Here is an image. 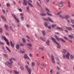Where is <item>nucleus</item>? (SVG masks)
Segmentation results:
<instances>
[{
  "mask_svg": "<svg viewBox=\"0 0 74 74\" xmlns=\"http://www.w3.org/2000/svg\"><path fill=\"white\" fill-rule=\"evenodd\" d=\"M66 29L67 30H68L71 31L72 30V28L71 27H66Z\"/></svg>",
  "mask_w": 74,
  "mask_h": 74,
  "instance_id": "obj_18",
  "label": "nucleus"
},
{
  "mask_svg": "<svg viewBox=\"0 0 74 74\" xmlns=\"http://www.w3.org/2000/svg\"><path fill=\"white\" fill-rule=\"evenodd\" d=\"M16 48L17 49H19V45L17 44L16 45Z\"/></svg>",
  "mask_w": 74,
  "mask_h": 74,
  "instance_id": "obj_24",
  "label": "nucleus"
},
{
  "mask_svg": "<svg viewBox=\"0 0 74 74\" xmlns=\"http://www.w3.org/2000/svg\"><path fill=\"white\" fill-rule=\"evenodd\" d=\"M27 46L29 47H32V44L31 43H27Z\"/></svg>",
  "mask_w": 74,
  "mask_h": 74,
  "instance_id": "obj_19",
  "label": "nucleus"
},
{
  "mask_svg": "<svg viewBox=\"0 0 74 74\" xmlns=\"http://www.w3.org/2000/svg\"><path fill=\"white\" fill-rule=\"evenodd\" d=\"M62 12L60 11L57 14V15H59V14H61Z\"/></svg>",
  "mask_w": 74,
  "mask_h": 74,
  "instance_id": "obj_44",
  "label": "nucleus"
},
{
  "mask_svg": "<svg viewBox=\"0 0 74 74\" xmlns=\"http://www.w3.org/2000/svg\"><path fill=\"white\" fill-rule=\"evenodd\" d=\"M15 20H16L18 23H19V20H18V18H15Z\"/></svg>",
  "mask_w": 74,
  "mask_h": 74,
  "instance_id": "obj_56",
  "label": "nucleus"
},
{
  "mask_svg": "<svg viewBox=\"0 0 74 74\" xmlns=\"http://www.w3.org/2000/svg\"><path fill=\"white\" fill-rule=\"evenodd\" d=\"M23 58L25 59H27L28 60H30V58L29 57V56H28L26 54H25L24 55Z\"/></svg>",
  "mask_w": 74,
  "mask_h": 74,
  "instance_id": "obj_5",
  "label": "nucleus"
},
{
  "mask_svg": "<svg viewBox=\"0 0 74 74\" xmlns=\"http://www.w3.org/2000/svg\"><path fill=\"white\" fill-rule=\"evenodd\" d=\"M49 1V0H46V3H48V2Z\"/></svg>",
  "mask_w": 74,
  "mask_h": 74,
  "instance_id": "obj_58",
  "label": "nucleus"
},
{
  "mask_svg": "<svg viewBox=\"0 0 74 74\" xmlns=\"http://www.w3.org/2000/svg\"><path fill=\"white\" fill-rule=\"evenodd\" d=\"M20 46H21V47H23V46H24V45H25L23 43H20Z\"/></svg>",
  "mask_w": 74,
  "mask_h": 74,
  "instance_id": "obj_37",
  "label": "nucleus"
},
{
  "mask_svg": "<svg viewBox=\"0 0 74 74\" xmlns=\"http://www.w3.org/2000/svg\"><path fill=\"white\" fill-rule=\"evenodd\" d=\"M28 4L30 7H33V5H32V4L29 2H28Z\"/></svg>",
  "mask_w": 74,
  "mask_h": 74,
  "instance_id": "obj_29",
  "label": "nucleus"
},
{
  "mask_svg": "<svg viewBox=\"0 0 74 74\" xmlns=\"http://www.w3.org/2000/svg\"><path fill=\"white\" fill-rule=\"evenodd\" d=\"M51 42H50V41L48 39L47 40V41L46 42V44L47 45H50V44H49V43Z\"/></svg>",
  "mask_w": 74,
  "mask_h": 74,
  "instance_id": "obj_8",
  "label": "nucleus"
},
{
  "mask_svg": "<svg viewBox=\"0 0 74 74\" xmlns=\"http://www.w3.org/2000/svg\"><path fill=\"white\" fill-rule=\"evenodd\" d=\"M70 58L71 60H73V58H74V56H73L72 55H70Z\"/></svg>",
  "mask_w": 74,
  "mask_h": 74,
  "instance_id": "obj_28",
  "label": "nucleus"
},
{
  "mask_svg": "<svg viewBox=\"0 0 74 74\" xmlns=\"http://www.w3.org/2000/svg\"><path fill=\"white\" fill-rule=\"evenodd\" d=\"M24 2L23 3V4L24 5H26L27 3H26L27 1L26 0H24Z\"/></svg>",
  "mask_w": 74,
  "mask_h": 74,
  "instance_id": "obj_13",
  "label": "nucleus"
},
{
  "mask_svg": "<svg viewBox=\"0 0 74 74\" xmlns=\"http://www.w3.org/2000/svg\"><path fill=\"white\" fill-rule=\"evenodd\" d=\"M6 49H7L8 51L10 52H11V51H10V49H9V48H8V47H7V46H6Z\"/></svg>",
  "mask_w": 74,
  "mask_h": 74,
  "instance_id": "obj_36",
  "label": "nucleus"
},
{
  "mask_svg": "<svg viewBox=\"0 0 74 74\" xmlns=\"http://www.w3.org/2000/svg\"><path fill=\"white\" fill-rule=\"evenodd\" d=\"M45 24V26L46 27H48V23H47L46 22H45L44 23Z\"/></svg>",
  "mask_w": 74,
  "mask_h": 74,
  "instance_id": "obj_23",
  "label": "nucleus"
},
{
  "mask_svg": "<svg viewBox=\"0 0 74 74\" xmlns=\"http://www.w3.org/2000/svg\"><path fill=\"white\" fill-rule=\"evenodd\" d=\"M70 17V16L69 15H66L65 16V19H68V18Z\"/></svg>",
  "mask_w": 74,
  "mask_h": 74,
  "instance_id": "obj_14",
  "label": "nucleus"
},
{
  "mask_svg": "<svg viewBox=\"0 0 74 74\" xmlns=\"http://www.w3.org/2000/svg\"><path fill=\"white\" fill-rule=\"evenodd\" d=\"M26 37H27V38H28V39H29V40H30V37H29V36H26Z\"/></svg>",
  "mask_w": 74,
  "mask_h": 74,
  "instance_id": "obj_57",
  "label": "nucleus"
},
{
  "mask_svg": "<svg viewBox=\"0 0 74 74\" xmlns=\"http://www.w3.org/2000/svg\"><path fill=\"white\" fill-rule=\"evenodd\" d=\"M5 64L8 66V67H9L10 69H11L12 68V67L11 66H12V64H10V63L8 62H6L5 63Z\"/></svg>",
  "mask_w": 74,
  "mask_h": 74,
  "instance_id": "obj_4",
  "label": "nucleus"
},
{
  "mask_svg": "<svg viewBox=\"0 0 74 74\" xmlns=\"http://www.w3.org/2000/svg\"><path fill=\"white\" fill-rule=\"evenodd\" d=\"M38 49H42V51H44V48L43 47H39Z\"/></svg>",
  "mask_w": 74,
  "mask_h": 74,
  "instance_id": "obj_43",
  "label": "nucleus"
},
{
  "mask_svg": "<svg viewBox=\"0 0 74 74\" xmlns=\"http://www.w3.org/2000/svg\"><path fill=\"white\" fill-rule=\"evenodd\" d=\"M12 16L14 18V19H15L16 18V15H14L13 14H12Z\"/></svg>",
  "mask_w": 74,
  "mask_h": 74,
  "instance_id": "obj_30",
  "label": "nucleus"
},
{
  "mask_svg": "<svg viewBox=\"0 0 74 74\" xmlns=\"http://www.w3.org/2000/svg\"><path fill=\"white\" fill-rule=\"evenodd\" d=\"M40 40H42V41H45V40H44V39L42 38V37H40Z\"/></svg>",
  "mask_w": 74,
  "mask_h": 74,
  "instance_id": "obj_47",
  "label": "nucleus"
},
{
  "mask_svg": "<svg viewBox=\"0 0 74 74\" xmlns=\"http://www.w3.org/2000/svg\"><path fill=\"white\" fill-rule=\"evenodd\" d=\"M13 71L14 72V73L15 74H19V72L16 71H15V70H13Z\"/></svg>",
  "mask_w": 74,
  "mask_h": 74,
  "instance_id": "obj_21",
  "label": "nucleus"
},
{
  "mask_svg": "<svg viewBox=\"0 0 74 74\" xmlns=\"http://www.w3.org/2000/svg\"><path fill=\"white\" fill-rule=\"evenodd\" d=\"M55 37L57 41H59V38H58L57 36L55 35Z\"/></svg>",
  "mask_w": 74,
  "mask_h": 74,
  "instance_id": "obj_20",
  "label": "nucleus"
},
{
  "mask_svg": "<svg viewBox=\"0 0 74 74\" xmlns=\"http://www.w3.org/2000/svg\"><path fill=\"white\" fill-rule=\"evenodd\" d=\"M4 27L5 28V30H7V28H8V27L7 26V25L6 24H5L4 25Z\"/></svg>",
  "mask_w": 74,
  "mask_h": 74,
  "instance_id": "obj_27",
  "label": "nucleus"
},
{
  "mask_svg": "<svg viewBox=\"0 0 74 74\" xmlns=\"http://www.w3.org/2000/svg\"><path fill=\"white\" fill-rule=\"evenodd\" d=\"M10 45L12 46V47H13V48H14V45H15V43H12V41H11V40L10 41Z\"/></svg>",
  "mask_w": 74,
  "mask_h": 74,
  "instance_id": "obj_11",
  "label": "nucleus"
},
{
  "mask_svg": "<svg viewBox=\"0 0 74 74\" xmlns=\"http://www.w3.org/2000/svg\"><path fill=\"white\" fill-rule=\"evenodd\" d=\"M64 38L66 40H68V38H67V37L64 36Z\"/></svg>",
  "mask_w": 74,
  "mask_h": 74,
  "instance_id": "obj_54",
  "label": "nucleus"
},
{
  "mask_svg": "<svg viewBox=\"0 0 74 74\" xmlns=\"http://www.w3.org/2000/svg\"><path fill=\"white\" fill-rule=\"evenodd\" d=\"M3 55L4 56H5V57H7V56H8L7 55L4 54H3Z\"/></svg>",
  "mask_w": 74,
  "mask_h": 74,
  "instance_id": "obj_59",
  "label": "nucleus"
},
{
  "mask_svg": "<svg viewBox=\"0 0 74 74\" xmlns=\"http://www.w3.org/2000/svg\"><path fill=\"white\" fill-rule=\"evenodd\" d=\"M32 55H32L31 53H30L29 54V56L30 57H33Z\"/></svg>",
  "mask_w": 74,
  "mask_h": 74,
  "instance_id": "obj_64",
  "label": "nucleus"
},
{
  "mask_svg": "<svg viewBox=\"0 0 74 74\" xmlns=\"http://www.w3.org/2000/svg\"><path fill=\"white\" fill-rule=\"evenodd\" d=\"M48 28L49 29H51V27L50 26H48Z\"/></svg>",
  "mask_w": 74,
  "mask_h": 74,
  "instance_id": "obj_62",
  "label": "nucleus"
},
{
  "mask_svg": "<svg viewBox=\"0 0 74 74\" xmlns=\"http://www.w3.org/2000/svg\"><path fill=\"white\" fill-rule=\"evenodd\" d=\"M22 40L23 41V43H25L26 41H25V39H24V38H23L22 39Z\"/></svg>",
  "mask_w": 74,
  "mask_h": 74,
  "instance_id": "obj_35",
  "label": "nucleus"
},
{
  "mask_svg": "<svg viewBox=\"0 0 74 74\" xmlns=\"http://www.w3.org/2000/svg\"><path fill=\"white\" fill-rule=\"evenodd\" d=\"M59 16L60 17V18H62V19H64V17H63L62 15H60Z\"/></svg>",
  "mask_w": 74,
  "mask_h": 74,
  "instance_id": "obj_45",
  "label": "nucleus"
},
{
  "mask_svg": "<svg viewBox=\"0 0 74 74\" xmlns=\"http://www.w3.org/2000/svg\"><path fill=\"white\" fill-rule=\"evenodd\" d=\"M63 59H65L66 58V56H65V54H63Z\"/></svg>",
  "mask_w": 74,
  "mask_h": 74,
  "instance_id": "obj_55",
  "label": "nucleus"
},
{
  "mask_svg": "<svg viewBox=\"0 0 74 74\" xmlns=\"http://www.w3.org/2000/svg\"><path fill=\"white\" fill-rule=\"evenodd\" d=\"M50 73H51V74H52V73H53V71H52V69H51L50 70Z\"/></svg>",
  "mask_w": 74,
  "mask_h": 74,
  "instance_id": "obj_63",
  "label": "nucleus"
},
{
  "mask_svg": "<svg viewBox=\"0 0 74 74\" xmlns=\"http://www.w3.org/2000/svg\"><path fill=\"white\" fill-rule=\"evenodd\" d=\"M66 50L65 49H64L63 50V51H62V52L63 53H66Z\"/></svg>",
  "mask_w": 74,
  "mask_h": 74,
  "instance_id": "obj_39",
  "label": "nucleus"
},
{
  "mask_svg": "<svg viewBox=\"0 0 74 74\" xmlns=\"http://www.w3.org/2000/svg\"><path fill=\"white\" fill-rule=\"evenodd\" d=\"M40 11H41V12H44V10L42 9V8H41L40 9Z\"/></svg>",
  "mask_w": 74,
  "mask_h": 74,
  "instance_id": "obj_60",
  "label": "nucleus"
},
{
  "mask_svg": "<svg viewBox=\"0 0 74 74\" xmlns=\"http://www.w3.org/2000/svg\"><path fill=\"white\" fill-rule=\"evenodd\" d=\"M2 48L3 50H4V51H5V48L4 47V46H2Z\"/></svg>",
  "mask_w": 74,
  "mask_h": 74,
  "instance_id": "obj_40",
  "label": "nucleus"
},
{
  "mask_svg": "<svg viewBox=\"0 0 74 74\" xmlns=\"http://www.w3.org/2000/svg\"><path fill=\"white\" fill-rule=\"evenodd\" d=\"M46 10L47 11V12H50L49 10L47 8H46Z\"/></svg>",
  "mask_w": 74,
  "mask_h": 74,
  "instance_id": "obj_46",
  "label": "nucleus"
},
{
  "mask_svg": "<svg viewBox=\"0 0 74 74\" xmlns=\"http://www.w3.org/2000/svg\"><path fill=\"white\" fill-rule=\"evenodd\" d=\"M74 20H73L72 19H71V23H73V24L74 23Z\"/></svg>",
  "mask_w": 74,
  "mask_h": 74,
  "instance_id": "obj_41",
  "label": "nucleus"
},
{
  "mask_svg": "<svg viewBox=\"0 0 74 74\" xmlns=\"http://www.w3.org/2000/svg\"><path fill=\"white\" fill-rule=\"evenodd\" d=\"M41 65L43 67H46V65L44 64H43V63H41Z\"/></svg>",
  "mask_w": 74,
  "mask_h": 74,
  "instance_id": "obj_33",
  "label": "nucleus"
},
{
  "mask_svg": "<svg viewBox=\"0 0 74 74\" xmlns=\"http://www.w3.org/2000/svg\"><path fill=\"white\" fill-rule=\"evenodd\" d=\"M59 39L61 41H62V42H66V41L64 40L62 38H60Z\"/></svg>",
  "mask_w": 74,
  "mask_h": 74,
  "instance_id": "obj_16",
  "label": "nucleus"
},
{
  "mask_svg": "<svg viewBox=\"0 0 74 74\" xmlns=\"http://www.w3.org/2000/svg\"><path fill=\"white\" fill-rule=\"evenodd\" d=\"M56 26V24H53L51 25V27L52 28H53L54 27H55Z\"/></svg>",
  "mask_w": 74,
  "mask_h": 74,
  "instance_id": "obj_32",
  "label": "nucleus"
},
{
  "mask_svg": "<svg viewBox=\"0 0 74 74\" xmlns=\"http://www.w3.org/2000/svg\"><path fill=\"white\" fill-rule=\"evenodd\" d=\"M20 16H23V13H21L20 14Z\"/></svg>",
  "mask_w": 74,
  "mask_h": 74,
  "instance_id": "obj_50",
  "label": "nucleus"
},
{
  "mask_svg": "<svg viewBox=\"0 0 74 74\" xmlns=\"http://www.w3.org/2000/svg\"><path fill=\"white\" fill-rule=\"evenodd\" d=\"M68 37L69 38H71V39H72V38H74V37L73 36L71 35H69L68 36Z\"/></svg>",
  "mask_w": 74,
  "mask_h": 74,
  "instance_id": "obj_15",
  "label": "nucleus"
},
{
  "mask_svg": "<svg viewBox=\"0 0 74 74\" xmlns=\"http://www.w3.org/2000/svg\"><path fill=\"white\" fill-rule=\"evenodd\" d=\"M56 28L59 30H63V29L62 28V27H57Z\"/></svg>",
  "mask_w": 74,
  "mask_h": 74,
  "instance_id": "obj_12",
  "label": "nucleus"
},
{
  "mask_svg": "<svg viewBox=\"0 0 74 74\" xmlns=\"http://www.w3.org/2000/svg\"><path fill=\"white\" fill-rule=\"evenodd\" d=\"M47 15H48V16H52V14L48 13V12H47Z\"/></svg>",
  "mask_w": 74,
  "mask_h": 74,
  "instance_id": "obj_42",
  "label": "nucleus"
},
{
  "mask_svg": "<svg viewBox=\"0 0 74 74\" xmlns=\"http://www.w3.org/2000/svg\"><path fill=\"white\" fill-rule=\"evenodd\" d=\"M68 7H70V3L69 1H68Z\"/></svg>",
  "mask_w": 74,
  "mask_h": 74,
  "instance_id": "obj_48",
  "label": "nucleus"
},
{
  "mask_svg": "<svg viewBox=\"0 0 74 74\" xmlns=\"http://www.w3.org/2000/svg\"><path fill=\"white\" fill-rule=\"evenodd\" d=\"M70 56V53L68 52L67 54L66 55V57L68 59H69V56Z\"/></svg>",
  "mask_w": 74,
  "mask_h": 74,
  "instance_id": "obj_10",
  "label": "nucleus"
},
{
  "mask_svg": "<svg viewBox=\"0 0 74 74\" xmlns=\"http://www.w3.org/2000/svg\"><path fill=\"white\" fill-rule=\"evenodd\" d=\"M34 65H35V64H34V63L32 62V66H34Z\"/></svg>",
  "mask_w": 74,
  "mask_h": 74,
  "instance_id": "obj_53",
  "label": "nucleus"
},
{
  "mask_svg": "<svg viewBox=\"0 0 74 74\" xmlns=\"http://www.w3.org/2000/svg\"><path fill=\"white\" fill-rule=\"evenodd\" d=\"M42 33L43 36H44L45 35V31L44 30L42 31Z\"/></svg>",
  "mask_w": 74,
  "mask_h": 74,
  "instance_id": "obj_26",
  "label": "nucleus"
},
{
  "mask_svg": "<svg viewBox=\"0 0 74 74\" xmlns=\"http://www.w3.org/2000/svg\"><path fill=\"white\" fill-rule=\"evenodd\" d=\"M42 19L44 20V21H48V19L46 18H42Z\"/></svg>",
  "mask_w": 74,
  "mask_h": 74,
  "instance_id": "obj_34",
  "label": "nucleus"
},
{
  "mask_svg": "<svg viewBox=\"0 0 74 74\" xmlns=\"http://www.w3.org/2000/svg\"><path fill=\"white\" fill-rule=\"evenodd\" d=\"M0 45H4V43H3V42L0 41Z\"/></svg>",
  "mask_w": 74,
  "mask_h": 74,
  "instance_id": "obj_49",
  "label": "nucleus"
},
{
  "mask_svg": "<svg viewBox=\"0 0 74 74\" xmlns=\"http://www.w3.org/2000/svg\"><path fill=\"white\" fill-rule=\"evenodd\" d=\"M20 69L22 70H24V68L23 66H20Z\"/></svg>",
  "mask_w": 74,
  "mask_h": 74,
  "instance_id": "obj_31",
  "label": "nucleus"
},
{
  "mask_svg": "<svg viewBox=\"0 0 74 74\" xmlns=\"http://www.w3.org/2000/svg\"><path fill=\"white\" fill-rule=\"evenodd\" d=\"M51 40H52L55 43V44H57V45H58L57 46V48H58V49H60V45L59 44V43L56 42V39L52 37H51Z\"/></svg>",
  "mask_w": 74,
  "mask_h": 74,
  "instance_id": "obj_1",
  "label": "nucleus"
},
{
  "mask_svg": "<svg viewBox=\"0 0 74 74\" xmlns=\"http://www.w3.org/2000/svg\"><path fill=\"white\" fill-rule=\"evenodd\" d=\"M56 60L58 61V62H60L58 58H56Z\"/></svg>",
  "mask_w": 74,
  "mask_h": 74,
  "instance_id": "obj_61",
  "label": "nucleus"
},
{
  "mask_svg": "<svg viewBox=\"0 0 74 74\" xmlns=\"http://www.w3.org/2000/svg\"><path fill=\"white\" fill-rule=\"evenodd\" d=\"M25 68L27 70L28 73L29 74H31V69H30V68H28V66L27 65H25Z\"/></svg>",
  "mask_w": 74,
  "mask_h": 74,
  "instance_id": "obj_2",
  "label": "nucleus"
},
{
  "mask_svg": "<svg viewBox=\"0 0 74 74\" xmlns=\"http://www.w3.org/2000/svg\"><path fill=\"white\" fill-rule=\"evenodd\" d=\"M18 11H20V12H22V10L21 8H19L18 9Z\"/></svg>",
  "mask_w": 74,
  "mask_h": 74,
  "instance_id": "obj_51",
  "label": "nucleus"
},
{
  "mask_svg": "<svg viewBox=\"0 0 74 74\" xmlns=\"http://www.w3.org/2000/svg\"><path fill=\"white\" fill-rule=\"evenodd\" d=\"M6 6H7V7H10V6H11V5H10V3H8L6 4Z\"/></svg>",
  "mask_w": 74,
  "mask_h": 74,
  "instance_id": "obj_38",
  "label": "nucleus"
},
{
  "mask_svg": "<svg viewBox=\"0 0 74 74\" xmlns=\"http://www.w3.org/2000/svg\"><path fill=\"white\" fill-rule=\"evenodd\" d=\"M1 18L2 19H3L4 21H5V22H6V19H5V18L4 17V16H1Z\"/></svg>",
  "mask_w": 74,
  "mask_h": 74,
  "instance_id": "obj_22",
  "label": "nucleus"
},
{
  "mask_svg": "<svg viewBox=\"0 0 74 74\" xmlns=\"http://www.w3.org/2000/svg\"><path fill=\"white\" fill-rule=\"evenodd\" d=\"M40 15L42 16H46L47 15V14L45 13L43 14V13H41L40 14Z\"/></svg>",
  "mask_w": 74,
  "mask_h": 74,
  "instance_id": "obj_17",
  "label": "nucleus"
},
{
  "mask_svg": "<svg viewBox=\"0 0 74 74\" xmlns=\"http://www.w3.org/2000/svg\"><path fill=\"white\" fill-rule=\"evenodd\" d=\"M58 7H62L63 6V2H61L58 5Z\"/></svg>",
  "mask_w": 74,
  "mask_h": 74,
  "instance_id": "obj_9",
  "label": "nucleus"
},
{
  "mask_svg": "<svg viewBox=\"0 0 74 74\" xmlns=\"http://www.w3.org/2000/svg\"><path fill=\"white\" fill-rule=\"evenodd\" d=\"M12 60H16V59H15L14 58H12L11 59H10L9 60L10 62V63H11V64H12V63H13Z\"/></svg>",
  "mask_w": 74,
  "mask_h": 74,
  "instance_id": "obj_7",
  "label": "nucleus"
},
{
  "mask_svg": "<svg viewBox=\"0 0 74 74\" xmlns=\"http://www.w3.org/2000/svg\"><path fill=\"white\" fill-rule=\"evenodd\" d=\"M21 18L22 21H23V20H24V18L23 16H21Z\"/></svg>",
  "mask_w": 74,
  "mask_h": 74,
  "instance_id": "obj_52",
  "label": "nucleus"
},
{
  "mask_svg": "<svg viewBox=\"0 0 74 74\" xmlns=\"http://www.w3.org/2000/svg\"><path fill=\"white\" fill-rule=\"evenodd\" d=\"M1 38H3V39L4 40L6 41V42H7V45H9V44H10V43H9V42H8V39H7V38H6V37H5L4 36H2L1 37Z\"/></svg>",
  "mask_w": 74,
  "mask_h": 74,
  "instance_id": "obj_3",
  "label": "nucleus"
},
{
  "mask_svg": "<svg viewBox=\"0 0 74 74\" xmlns=\"http://www.w3.org/2000/svg\"><path fill=\"white\" fill-rule=\"evenodd\" d=\"M51 62L53 63H55V61L54 60V57H53V55H52L51 56Z\"/></svg>",
  "mask_w": 74,
  "mask_h": 74,
  "instance_id": "obj_6",
  "label": "nucleus"
},
{
  "mask_svg": "<svg viewBox=\"0 0 74 74\" xmlns=\"http://www.w3.org/2000/svg\"><path fill=\"white\" fill-rule=\"evenodd\" d=\"M48 19L49 21H50V22H52V23H53V21L52 20H51V18H49V17H48Z\"/></svg>",
  "mask_w": 74,
  "mask_h": 74,
  "instance_id": "obj_25",
  "label": "nucleus"
}]
</instances>
